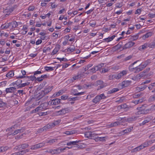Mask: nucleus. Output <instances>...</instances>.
I'll use <instances>...</instances> for the list:
<instances>
[{"label":"nucleus","mask_w":155,"mask_h":155,"mask_svg":"<svg viewBox=\"0 0 155 155\" xmlns=\"http://www.w3.org/2000/svg\"><path fill=\"white\" fill-rule=\"evenodd\" d=\"M12 127H11L8 128L6 130L7 131H10V132L8 134V135H12L13 136H14L17 134L18 133L22 132L24 130V129H21L20 130H16L14 131L12 130Z\"/></svg>","instance_id":"1"},{"label":"nucleus","mask_w":155,"mask_h":155,"mask_svg":"<svg viewBox=\"0 0 155 155\" xmlns=\"http://www.w3.org/2000/svg\"><path fill=\"white\" fill-rule=\"evenodd\" d=\"M104 64L101 63L97 66L94 67V68H92L89 70L90 72L93 73H95L98 70H101V68L104 66Z\"/></svg>","instance_id":"2"},{"label":"nucleus","mask_w":155,"mask_h":155,"mask_svg":"<svg viewBox=\"0 0 155 155\" xmlns=\"http://www.w3.org/2000/svg\"><path fill=\"white\" fill-rule=\"evenodd\" d=\"M45 143H41L36 144L32 145L31 147V150H36L38 149L41 148L44 146Z\"/></svg>","instance_id":"3"},{"label":"nucleus","mask_w":155,"mask_h":155,"mask_svg":"<svg viewBox=\"0 0 155 155\" xmlns=\"http://www.w3.org/2000/svg\"><path fill=\"white\" fill-rule=\"evenodd\" d=\"M69 111V109L68 108H65L57 111V114L58 115H63L68 113Z\"/></svg>","instance_id":"4"},{"label":"nucleus","mask_w":155,"mask_h":155,"mask_svg":"<svg viewBox=\"0 0 155 155\" xmlns=\"http://www.w3.org/2000/svg\"><path fill=\"white\" fill-rule=\"evenodd\" d=\"M98 134H92V132L90 131L87 132L85 133L84 135L86 137L90 138L91 139H94V135H97Z\"/></svg>","instance_id":"5"},{"label":"nucleus","mask_w":155,"mask_h":155,"mask_svg":"<svg viewBox=\"0 0 155 155\" xmlns=\"http://www.w3.org/2000/svg\"><path fill=\"white\" fill-rule=\"evenodd\" d=\"M135 44V43L132 41H129L126 43L123 47V49H126L133 46Z\"/></svg>","instance_id":"6"},{"label":"nucleus","mask_w":155,"mask_h":155,"mask_svg":"<svg viewBox=\"0 0 155 155\" xmlns=\"http://www.w3.org/2000/svg\"><path fill=\"white\" fill-rule=\"evenodd\" d=\"M96 85L97 86L98 85H100V88H98V90L99 89H100L101 88H103L104 87H105L106 86V84H104V82L101 81L99 80L97 81L96 82Z\"/></svg>","instance_id":"7"},{"label":"nucleus","mask_w":155,"mask_h":155,"mask_svg":"<svg viewBox=\"0 0 155 155\" xmlns=\"http://www.w3.org/2000/svg\"><path fill=\"white\" fill-rule=\"evenodd\" d=\"M81 78V75H78L74 76L72 78L69 79L67 81V83H72L74 81L77 79H79Z\"/></svg>","instance_id":"8"},{"label":"nucleus","mask_w":155,"mask_h":155,"mask_svg":"<svg viewBox=\"0 0 155 155\" xmlns=\"http://www.w3.org/2000/svg\"><path fill=\"white\" fill-rule=\"evenodd\" d=\"M16 90V88L15 87H11L6 89L5 91L6 93H14Z\"/></svg>","instance_id":"9"},{"label":"nucleus","mask_w":155,"mask_h":155,"mask_svg":"<svg viewBox=\"0 0 155 155\" xmlns=\"http://www.w3.org/2000/svg\"><path fill=\"white\" fill-rule=\"evenodd\" d=\"M18 25V23L15 21L9 23L8 25V26L11 28V29L16 27Z\"/></svg>","instance_id":"10"},{"label":"nucleus","mask_w":155,"mask_h":155,"mask_svg":"<svg viewBox=\"0 0 155 155\" xmlns=\"http://www.w3.org/2000/svg\"><path fill=\"white\" fill-rule=\"evenodd\" d=\"M127 74V71L123 70L121 72L119 73L118 74H116L117 79H119L120 78L124 75H125Z\"/></svg>","instance_id":"11"},{"label":"nucleus","mask_w":155,"mask_h":155,"mask_svg":"<svg viewBox=\"0 0 155 155\" xmlns=\"http://www.w3.org/2000/svg\"><path fill=\"white\" fill-rule=\"evenodd\" d=\"M52 89V87L48 86L44 88V90H42V91H43L45 93V95L47 94L49 92H50Z\"/></svg>","instance_id":"12"},{"label":"nucleus","mask_w":155,"mask_h":155,"mask_svg":"<svg viewBox=\"0 0 155 155\" xmlns=\"http://www.w3.org/2000/svg\"><path fill=\"white\" fill-rule=\"evenodd\" d=\"M150 68H146L143 72H141L140 74V77H143L144 76L148 75L147 73L149 71Z\"/></svg>","instance_id":"13"},{"label":"nucleus","mask_w":155,"mask_h":155,"mask_svg":"<svg viewBox=\"0 0 155 155\" xmlns=\"http://www.w3.org/2000/svg\"><path fill=\"white\" fill-rule=\"evenodd\" d=\"M131 83V81H124L121 83V85L123 87H127Z\"/></svg>","instance_id":"14"},{"label":"nucleus","mask_w":155,"mask_h":155,"mask_svg":"<svg viewBox=\"0 0 155 155\" xmlns=\"http://www.w3.org/2000/svg\"><path fill=\"white\" fill-rule=\"evenodd\" d=\"M107 137H95L94 140L96 141H105L106 140L105 138Z\"/></svg>","instance_id":"15"},{"label":"nucleus","mask_w":155,"mask_h":155,"mask_svg":"<svg viewBox=\"0 0 155 155\" xmlns=\"http://www.w3.org/2000/svg\"><path fill=\"white\" fill-rule=\"evenodd\" d=\"M153 33L152 32H149L146 33L144 35H143L142 38L143 39H145L146 38H148V37H150L152 35Z\"/></svg>","instance_id":"16"},{"label":"nucleus","mask_w":155,"mask_h":155,"mask_svg":"<svg viewBox=\"0 0 155 155\" xmlns=\"http://www.w3.org/2000/svg\"><path fill=\"white\" fill-rule=\"evenodd\" d=\"M150 63L151 61L150 60H148L145 61L144 62H143L141 64V65L143 66V67L144 68Z\"/></svg>","instance_id":"17"},{"label":"nucleus","mask_w":155,"mask_h":155,"mask_svg":"<svg viewBox=\"0 0 155 155\" xmlns=\"http://www.w3.org/2000/svg\"><path fill=\"white\" fill-rule=\"evenodd\" d=\"M60 49V46L59 45H56L55 48L53 50L52 54L53 55L55 54L58 52Z\"/></svg>","instance_id":"18"},{"label":"nucleus","mask_w":155,"mask_h":155,"mask_svg":"<svg viewBox=\"0 0 155 155\" xmlns=\"http://www.w3.org/2000/svg\"><path fill=\"white\" fill-rule=\"evenodd\" d=\"M45 131H46L52 128V125L51 124V123H49L48 124L46 125L45 126L43 127Z\"/></svg>","instance_id":"19"},{"label":"nucleus","mask_w":155,"mask_h":155,"mask_svg":"<svg viewBox=\"0 0 155 155\" xmlns=\"http://www.w3.org/2000/svg\"><path fill=\"white\" fill-rule=\"evenodd\" d=\"M47 77L48 76L47 74L42 75L40 77L37 78L36 79V80L39 82L41 81H42L44 79Z\"/></svg>","instance_id":"20"},{"label":"nucleus","mask_w":155,"mask_h":155,"mask_svg":"<svg viewBox=\"0 0 155 155\" xmlns=\"http://www.w3.org/2000/svg\"><path fill=\"white\" fill-rule=\"evenodd\" d=\"M77 133L76 130H72L69 131H66L64 133L65 134L68 135H71L76 134Z\"/></svg>","instance_id":"21"},{"label":"nucleus","mask_w":155,"mask_h":155,"mask_svg":"<svg viewBox=\"0 0 155 155\" xmlns=\"http://www.w3.org/2000/svg\"><path fill=\"white\" fill-rule=\"evenodd\" d=\"M116 36L113 35L110 37H109L108 38H104L103 39L104 41H105L107 42H109L112 41L114 38Z\"/></svg>","instance_id":"22"},{"label":"nucleus","mask_w":155,"mask_h":155,"mask_svg":"<svg viewBox=\"0 0 155 155\" xmlns=\"http://www.w3.org/2000/svg\"><path fill=\"white\" fill-rule=\"evenodd\" d=\"M78 141H70V142L68 143H67V145L68 146H70V145H75V146H76L77 147H78V144H76L78 143Z\"/></svg>","instance_id":"23"},{"label":"nucleus","mask_w":155,"mask_h":155,"mask_svg":"<svg viewBox=\"0 0 155 155\" xmlns=\"http://www.w3.org/2000/svg\"><path fill=\"white\" fill-rule=\"evenodd\" d=\"M120 124V123L119 121H116L114 123H111L110 125V127H116L118 125H119Z\"/></svg>","instance_id":"24"},{"label":"nucleus","mask_w":155,"mask_h":155,"mask_svg":"<svg viewBox=\"0 0 155 155\" xmlns=\"http://www.w3.org/2000/svg\"><path fill=\"white\" fill-rule=\"evenodd\" d=\"M60 99H56L52 100L53 104L55 105L59 104L60 102Z\"/></svg>","instance_id":"25"},{"label":"nucleus","mask_w":155,"mask_h":155,"mask_svg":"<svg viewBox=\"0 0 155 155\" xmlns=\"http://www.w3.org/2000/svg\"><path fill=\"white\" fill-rule=\"evenodd\" d=\"M100 97L98 95L93 100L92 102L95 103H97L99 102L101 100Z\"/></svg>","instance_id":"26"},{"label":"nucleus","mask_w":155,"mask_h":155,"mask_svg":"<svg viewBox=\"0 0 155 155\" xmlns=\"http://www.w3.org/2000/svg\"><path fill=\"white\" fill-rule=\"evenodd\" d=\"M29 84V83L28 82H26L24 83L18 85L17 88H20L24 87L25 86H27Z\"/></svg>","instance_id":"27"},{"label":"nucleus","mask_w":155,"mask_h":155,"mask_svg":"<svg viewBox=\"0 0 155 155\" xmlns=\"http://www.w3.org/2000/svg\"><path fill=\"white\" fill-rule=\"evenodd\" d=\"M14 75V73L13 71H10L7 73L6 76L8 78H12Z\"/></svg>","instance_id":"28"},{"label":"nucleus","mask_w":155,"mask_h":155,"mask_svg":"<svg viewBox=\"0 0 155 155\" xmlns=\"http://www.w3.org/2000/svg\"><path fill=\"white\" fill-rule=\"evenodd\" d=\"M144 68L141 65V64L139 66V67H137V71H134L135 73H137L142 71Z\"/></svg>","instance_id":"29"},{"label":"nucleus","mask_w":155,"mask_h":155,"mask_svg":"<svg viewBox=\"0 0 155 155\" xmlns=\"http://www.w3.org/2000/svg\"><path fill=\"white\" fill-rule=\"evenodd\" d=\"M9 148L7 146L1 147H0V152H5Z\"/></svg>","instance_id":"30"},{"label":"nucleus","mask_w":155,"mask_h":155,"mask_svg":"<svg viewBox=\"0 0 155 155\" xmlns=\"http://www.w3.org/2000/svg\"><path fill=\"white\" fill-rule=\"evenodd\" d=\"M73 92L74 95H80L84 94V92H81L78 93H76V92L78 91L77 90H73Z\"/></svg>","instance_id":"31"},{"label":"nucleus","mask_w":155,"mask_h":155,"mask_svg":"<svg viewBox=\"0 0 155 155\" xmlns=\"http://www.w3.org/2000/svg\"><path fill=\"white\" fill-rule=\"evenodd\" d=\"M148 47L150 48H154L155 47V42H153L150 43H147Z\"/></svg>","instance_id":"32"},{"label":"nucleus","mask_w":155,"mask_h":155,"mask_svg":"<svg viewBox=\"0 0 155 155\" xmlns=\"http://www.w3.org/2000/svg\"><path fill=\"white\" fill-rule=\"evenodd\" d=\"M150 120V119L149 118H147L143 121L140 124V125H143L145 124H146L149 122Z\"/></svg>","instance_id":"33"},{"label":"nucleus","mask_w":155,"mask_h":155,"mask_svg":"<svg viewBox=\"0 0 155 155\" xmlns=\"http://www.w3.org/2000/svg\"><path fill=\"white\" fill-rule=\"evenodd\" d=\"M75 48L74 46L71 45L67 49V51H68L72 52L75 50Z\"/></svg>","instance_id":"34"},{"label":"nucleus","mask_w":155,"mask_h":155,"mask_svg":"<svg viewBox=\"0 0 155 155\" xmlns=\"http://www.w3.org/2000/svg\"><path fill=\"white\" fill-rule=\"evenodd\" d=\"M137 117L134 116H133L129 118H128L127 120L128 121L130 122L136 120Z\"/></svg>","instance_id":"35"},{"label":"nucleus","mask_w":155,"mask_h":155,"mask_svg":"<svg viewBox=\"0 0 155 155\" xmlns=\"http://www.w3.org/2000/svg\"><path fill=\"white\" fill-rule=\"evenodd\" d=\"M133 128V127L128 128L125 130H123V132H124L125 134L128 133L131 131Z\"/></svg>","instance_id":"36"},{"label":"nucleus","mask_w":155,"mask_h":155,"mask_svg":"<svg viewBox=\"0 0 155 155\" xmlns=\"http://www.w3.org/2000/svg\"><path fill=\"white\" fill-rule=\"evenodd\" d=\"M60 122V120H59L54 121L53 123H50L52 125V127H53L55 126L56 125L58 124Z\"/></svg>","instance_id":"37"},{"label":"nucleus","mask_w":155,"mask_h":155,"mask_svg":"<svg viewBox=\"0 0 155 155\" xmlns=\"http://www.w3.org/2000/svg\"><path fill=\"white\" fill-rule=\"evenodd\" d=\"M7 105L6 103L4 102L2 99H0V107H2Z\"/></svg>","instance_id":"38"},{"label":"nucleus","mask_w":155,"mask_h":155,"mask_svg":"<svg viewBox=\"0 0 155 155\" xmlns=\"http://www.w3.org/2000/svg\"><path fill=\"white\" fill-rule=\"evenodd\" d=\"M133 65H130L129 66V70L131 71H137V67L135 68H132Z\"/></svg>","instance_id":"39"},{"label":"nucleus","mask_w":155,"mask_h":155,"mask_svg":"<svg viewBox=\"0 0 155 155\" xmlns=\"http://www.w3.org/2000/svg\"><path fill=\"white\" fill-rule=\"evenodd\" d=\"M45 95V93L43 91H41L40 93H39V95H38V98L40 99L42 98Z\"/></svg>","instance_id":"40"},{"label":"nucleus","mask_w":155,"mask_h":155,"mask_svg":"<svg viewBox=\"0 0 155 155\" xmlns=\"http://www.w3.org/2000/svg\"><path fill=\"white\" fill-rule=\"evenodd\" d=\"M45 70L47 71H51L54 70V68L50 67H45Z\"/></svg>","instance_id":"41"},{"label":"nucleus","mask_w":155,"mask_h":155,"mask_svg":"<svg viewBox=\"0 0 155 155\" xmlns=\"http://www.w3.org/2000/svg\"><path fill=\"white\" fill-rule=\"evenodd\" d=\"M119 90V89L118 88H113L111 90H110L108 91V93L109 94H111L113 93H114L118 91Z\"/></svg>","instance_id":"42"},{"label":"nucleus","mask_w":155,"mask_h":155,"mask_svg":"<svg viewBox=\"0 0 155 155\" xmlns=\"http://www.w3.org/2000/svg\"><path fill=\"white\" fill-rule=\"evenodd\" d=\"M155 100V94L153 96H151L149 99V101L150 102H152Z\"/></svg>","instance_id":"43"},{"label":"nucleus","mask_w":155,"mask_h":155,"mask_svg":"<svg viewBox=\"0 0 155 155\" xmlns=\"http://www.w3.org/2000/svg\"><path fill=\"white\" fill-rule=\"evenodd\" d=\"M148 47L147 43H146L144 44V45H141L140 47V48H141L142 49H144L147 48Z\"/></svg>","instance_id":"44"},{"label":"nucleus","mask_w":155,"mask_h":155,"mask_svg":"<svg viewBox=\"0 0 155 155\" xmlns=\"http://www.w3.org/2000/svg\"><path fill=\"white\" fill-rule=\"evenodd\" d=\"M114 78L117 79L116 74H111L109 75V79L110 80L113 79Z\"/></svg>","instance_id":"45"},{"label":"nucleus","mask_w":155,"mask_h":155,"mask_svg":"<svg viewBox=\"0 0 155 155\" xmlns=\"http://www.w3.org/2000/svg\"><path fill=\"white\" fill-rule=\"evenodd\" d=\"M155 110V105H154L152 106L150 108H148V109H146L145 110V111H146L147 110L150 111V110Z\"/></svg>","instance_id":"46"},{"label":"nucleus","mask_w":155,"mask_h":155,"mask_svg":"<svg viewBox=\"0 0 155 155\" xmlns=\"http://www.w3.org/2000/svg\"><path fill=\"white\" fill-rule=\"evenodd\" d=\"M53 101L52 100L49 101V102H45V104H44L45 105H49L50 106L53 105Z\"/></svg>","instance_id":"47"},{"label":"nucleus","mask_w":155,"mask_h":155,"mask_svg":"<svg viewBox=\"0 0 155 155\" xmlns=\"http://www.w3.org/2000/svg\"><path fill=\"white\" fill-rule=\"evenodd\" d=\"M57 140L56 139H52L48 141L47 143L51 144L55 142Z\"/></svg>","instance_id":"48"},{"label":"nucleus","mask_w":155,"mask_h":155,"mask_svg":"<svg viewBox=\"0 0 155 155\" xmlns=\"http://www.w3.org/2000/svg\"><path fill=\"white\" fill-rule=\"evenodd\" d=\"M44 129L43 127L40 128L36 132V134H38V133H41L43 132L44 131Z\"/></svg>","instance_id":"49"},{"label":"nucleus","mask_w":155,"mask_h":155,"mask_svg":"<svg viewBox=\"0 0 155 155\" xmlns=\"http://www.w3.org/2000/svg\"><path fill=\"white\" fill-rule=\"evenodd\" d=\"M89 24L90 26L93 27L96 25V22L95 21H91L90 22Z\"/></svg>","instance_id":"50"},{"label":"nucleus","mask_w":155,"mask_h":155,"mask_svg":"<svg viewBox=\"0 0 155 155\" xmlns=\"http://www.w3.org/2000/svg\"><path fill=\"white\" fill-rule=\"evenodd\" d=\"M22 147V144L19 145L17 146L15 148V149H16L17 150H21L23 149Z\"/></svg>","instance_id":"51"},{"label":"nucleus","mask_w":155,"mask_h":155,"mask_svg":"<svg viewBox=\"0 0 155 155\" xmlns=\"http://www.w3.org/2000/svg\"><path fill=\"white\" fill-rule=\"evenodd\" d=\"M45 104V103H44L43 104H42L40 105L41 107L43 108V109H45L47 108V106H48V105H45L44 104Z\"/></svg>","instance_id":"52"},{"label":"nucleus","mask_w":155,"mask_h":155,"mask_svg":"<svg viewBox=\"0 0 155 155\" xmlns=\"http://www.w3.org/2000/svg\"><path fill=\"white\" fill-rule=\"evenodd\" d=\"M18 78H25L28 79V80H30V76H20L18 77Z\"/></svg>","instance_id":"53"},{"label":"nucleus","mask_w":155,"mask_h":155,"mask_svg":"<svg viewBox=\"0 0 155 155\" xmlns=\"http://www.w3.org/2000/svg\"><path fill=\"white\" fill-rule=\"evenodd\" d=\"M68 96L67 95H63L61 97V99L63 100H65L68 98Z\"/></svg>","instance_id":"54"},{"label":"nucleus","mask_w":155,"mask_h":155,"mask_svg":"<svg viewBox=\"0 0 155 155\" xmlns=\"http://www.w3.org/2000/svg\"><path fill=\"white\" fill-rule=\"evenodd\" d=\"M142 144L143 145V146L144 148L146 147H147L149 146L148 143L147 142V141H146L145 142L142 143Z\"/></svg>","instance_id":"55"},{"label":"nucleus","mask_w":155,"mask_h":155,"mask_svg":"<svg viewBox=\"0 0 155 155\" xmlns=\"http://www.w3.org/2000/svg\"><path fill=\"white\" fill-rule=\"evenodd\" d=\"M140 95V94H135L132 95L133 97L134 98H137L139 97Z\"/></svg>","instance_id":"56"},{"label":"nucleus","mask_w":155,"mask_h":155,"mask_svg":"<svg viewBox=\"0 0 155 155\" xmlns=\"http://www.w3.org/2000/svg\"><path fill=\"white\" fill-rule=\"evenodd\" d=\"M22 148L23 149H25L26 148H27L29 146V145L27 144L24 143L22 144Z\"/></svg>","instance_id":"57"},{"label":"nucleus","mask_w":155,"mask_h":155,"mask_svg":"<svg viewBox=\"0 0 155 155\" xmlns=\"http://www.w3.org/2000/svg\"><path fill=\"white\" fill-rule=\"evenodd\" d=\"M121 108L126 109L127 107V106L126 104H124L120 105Z\"/></svg>","instance_id":"58"},{"label":"nucleus","mask_w":155,"mask_h":155,"mask_svg":"<svg viewBox=\"0 0 155 155\" xmlns=\"http://www.w3.org/2000/svg\"><path fill=\"white\" fill-rule=\"evenodd\" d=\"M98 96L100 97L101 100L102 99H105L106 98V97L104 96V94H101Z\"/></svg>","instance_id":"59"},{"label":"nucleus","mask_w":155,"mask_h":155,"mask_svg":"<svg viewBox=\"0 0 155 155\" xmlns=\"http://www.w3.org/2000/svg\"><path fill=\"white\" fill-rule=\"evenodd\" d=\"M38 114L39 116H45L47 115V113L46 112H40Z\"/></svg>","instance_id":"60"},{"label":"nucleus","mask_w":155,"mask_h":155,"mask_svg":"<svg viewBox=\"0 0 155 155\" xmlns=\"http://www.w3.org/2000/svg\"><path fill=\"white\" fill-rule=\"evenodd\" d=\"M56 151L55 149L50 150V151H49V153H50L52 154H56Z\"/></svg>","instance_id":"61"},{"label":"nucleus","mask_w":155,"mask_h":155,"mask_svg":"<svg viewBox=\"0 0 155 155\" xmlns=\"http://www.w3.org/2000/svg\"><path fill=\"white\" fill-rule=\"evenodd\" d=\"M147 143H148V144H149V146L152 144V143H153L154 142V140H149L148 141H147Z\"/></svg>","instance_id":"62"},{"label":"nucleus","mask_w":155,"mask_h":155,"mask_svg":"<svg viewBox=\"0 0 155 155\" xmlns=\"http://www.w3.org/2000/svg\"><path fill=\"white\" fill-rule=\"evenodd\" d=\"M42 109H43V108L41 107V105H40L39 106L37 107L35 109V110H36V111H38L39 110H41Z\"/></svg>","instance_id":"63"},{"label":"nucleus","mask_w":155,"mask_h":155,"mask_svg":"<svg viewBox=\"0 0 155 155\" xmlns=\"http://www.w3.org/2000/svg\"><path fill=\"white\" fill-rule=\"evenodd\" d=\"M147 87L146 85L144 86L143 87H137V88H138L140 90V91H142L145 89Z\"/></svg>","instance_id":"64"}]
</instances>
